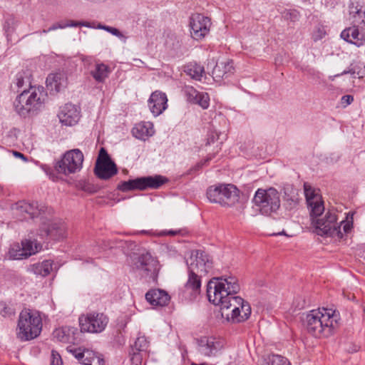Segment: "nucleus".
<instances>
[{
  "instance_id": "nucleus-1",
  "label": "nucleus",
  "mask_w": 365,
  "mask_h": 365,
  "mask_svg": "<svg viewBox=\"0 0 365 365\" xmlns=\"http://www.w3.org/2000/svg\"><path fill=\"white\" fill-rule=\"evenodd\" d=\"M304 194L310 210L312 224L317 235L341 239L344 234L351 230V225L344 219L339 222L338 210L331 207L322 215L324 211V202L319 192L310 185L304 183Z\"/></svg>"
},
{
  "instance_id": "nucleus-2",
  "label": "nucleus",
  "mask_w": 365,
  "mask_h": 365,
  "mask_svg": "<svg viewBox=\"0 0 365 365\" xmlns=\"http://www.w3.org/2000/svg\"><path fill=\"white\" fill-rule=\"evenodd\" d=\"M340 315L333 309L319 308L307 312L304 326L307 332L315 338H328L332 336L339 326Z\"/></svg>"
},
{
  "instance_id": "nucleus-3",
  "label": "nucleus",
  "mask_w": 365,
  "mask_h": 365,
  "mask_svg": "<svg viewBox=\"0 0 365 365\" xmlns=\"http://www.w3.org/2000/svg\"><path fill=\"white\" fill-rule=\"evenodd\" d=\"M240 287L237 279L233 276L214 278L207 286V295L209 301L219 306L224 316L225 307L237 297Z\"/></svg>"
},
{
  "instance_id": "nucleus-4",
  "label": "nucleus",
  "mask_w": 365,
  "mask_h": 365,
  "mask_svg": "<svg viewBox=\"0 0 365 365\" xmlns=\"http://www.w3.org/2000/svg\"><path fill=\"white\" fill-rule=\"evenodd\" d=\"M44 89L42 86H34L24 91L16 96L14 108L21 116L26 117L36 113L44 103Z\"/></svg>"
},
{
  "instance_id": "nucleus-5",
  "label": "nucleus",
  "mask_w": 365,
  "mask_h": 365,
  "mask_svg": "<svg viewBox=\"0 0 365 365\" xmlns=\"http://www.w3.org/2000/svg\"><path fill=\"white\" fill-rule=\"evenodd\" d=\"M42 319L38 312L24 309L19 314L16 336L22 341L36 338L42 330Z\"/></svg>"
},
{
  "instance_id": "nucleus-6",
  "label": "nucleus",
  "mask_w": 365,
  "mask_h": 365,
  "mask_svg": "<svg viewBox=\"0 0 365 365\" xmlns=\"http://www.w3.org/2000/svg\"><path fill=\"white\" fill-rule=\"evenodd\" d=\"M206 195L212 203L222 206H233L239 200V190L232 184L220 183L207 189Z\"/></svg>"
},
{
  "instance_id": "nucleus-7",
  "label": "nucleus",
  "mask_w": 365,
  "mask_h": 365,
  "mask_svg": "<svg viewBox=\"0 0 365 365\" xmlns=\"http://www.w3.org/2000/svg\"><path fill=\"white\" fill-rule=\"evenodd\" d=\"M253 202L262 215H270L280 207V195L274 187L259 188L255 192Z\"/></svg>"
},
{
  "instance_id": "nucleus-8",
  "label": "nucleus",
  "mask_w": 365,
  "mask_h": 365,
  "mask_svg": "<svg viewBox=\"0 0 365 365\" xmlns=\"http://www.w3.org/2000/svg\"><path fill=\"white\" fill-rule=\"evenodd\" d=\"M83 162V153L78 149L67 151L62 158L55 164V170L60 174L66 175L81 170Z\"/></svg>"
},
{
  "instance_id": "nucleus-9",
  "label": "nucleus",
  "mask_w": 365,
  "mask_h": 365,
  "mask_svg": "<svg viewBox=\"0 0 365 365\" xmlns=\"http://www.w3.org/2000/svg\"><path fill=\"white\" fill-rule=\"evenodd\" d=\"M167 181L168 180L161 175L138 178L121 182L118 184V189L122 192L134 190H144L148 188L158 189Z\"/></svg>"
},
{
  "instance_id": "nucleus-10",
  "label": "nucleus",
  "mask_w": 365,
  "mask_h": 365,
  "mask_svg": "<svg viewBox=\"0 0 365 365\" xmlns=\"http://www.w3.org/2000/svg\"><path fill=\"white\" fill-rule=\"evenodd\" d=\"M225 307L224 315L228 321L240 323L246 321L251 315L250 304L242 297L237 296Z\"/></svg>"
},
{
  "instance_id": "nucleus-11",
  "label": "nucleus",
  "mask_w": 365,
  "mask_h": 365,
  "mask_svg": "<svg viewBox=\"0 0 365 365\" xmlns=\"http://www.w3.org/2000/svg\"><path fill=\"white\" fill-rule=\"evenodd\" d=\"M188 272L199 276H205L213 267L211 257L204 251L195 250L192 252L187 261Z\"/></svg>"
},
{
  "instance_id": "nucleus-12",
  "label": "nucleus",
  "mask_w": 365,
  "mask_h": 365,
  "mask_svg": "<svg viewBox=\"0 0 365 365\" xmlns=\"http://www.w3.org/2000/svg\"><path fill=\"white\" fill-rule=\"evenodd\" d=\"M108 317L103 313L92 312L79 317L81 331L89 333H101L106 327Z\"/></svg>"
},
{
  "instance_id": "nucleus-13",
  "label": "nucleus",
  "mask_w": 365,
  "mask_h": 365,
  "mask_svg": "<svg viewBox=\"0 0 365 365\" xmlns=\"http://www.w3.org/2000/svg\"><path fill=\"white\" fill-rule=\"evenodd\" d=\"M211 25L210 18L201 14H192L189 22L191 37L195 41L203 40L209 34Z\"/></svg>"
},
{
  "instance_id": "nucleus-14",
  "label": "nucleus",
  "mask_w": 365,
  "mask_h": 365,
  "mask_svg": "<svg viewBox=\"0 0 365 365\" xmlns=\"http://www.w3.org/2000/svg\"><path fill=\"white\" fill-rule=\"evenodd\" d=\"M116 165L113 162L104 148H101L95 167L96 175L103 180H108L117 174Z\"/></svg>"
},
{
  "instance_id": "nucleus-15",
  "label": "nucleus",
  "mask_w": 365,
  "mask_h": 365,
  "mask_svg": "<svg viewBox=\"0 0 365 365\" xmlns=\"http://www.w3.org/2000/svg\"><path fill=\"white\" fill-rule=\"evenodd\" d=\"M66 227L63 222H43L39 228L38 235L42 240L48 239L59 240L66 237Z\"/></svg>"
},
{
  "instance_id": "nucleus-16",
  "label": "nucleus",
  "mask_w": 365,
  "mask_h": 365,
  "mask_svg": "<svg viewBox=\"0 0 365 365\" xmlns=\"http://www.w3.org/2000/svg\"><path fill=\"white\" fill-rule=\"evenodd\" d=\"M22 247L19 245L13 246L9 250L10 257L14 259L27 258L32 255L38 252L42 249V245L37 240H25L21 242Z\"/></svg>"
},
{
  "instance_id": "nucleus-17",
  "label": "nucleus",
  "mask_w": 365,
  "mask_h": 365,
  "mask_svg": "<svg viewBox=\"0 0 365 365\" xmlns=\"http://www.w3.org/2000/svg\"><path fill=\"white\" fill-rule=\"evenodd\" d=\"M136 268L150 278L155 279L159 271L158 262L149 252L140 255L135 263Z\"/></svg>"
},
{
  "instance_id": "nucleus-18",
  "label": "nucleus",
  "mask_w": 365,
  "mask_h": 365,
  "mask_svg": "<svg viewBox=\"0 0 365 365\" xmlns=\"http://www.w3.org/2000/svg\"><path fill=\"white\" fill-rule=\"evenodd\" d=\"M60 122L66 126H73L78 123L81 118L78 107L71 103H66L60 108L58 113Z\"/></svg>"
},
{
  "instance_id": "nucleus-19",
  "label": "nucleus",
  "mask_w": 365,
  "mask_h": 365,
  "mask_svg": "<svg viewBox=\"0 0 365 365\" xmlns=\"http://www.w3.org/2000/svg\"><path fill=\"white\" fill-rule=\"evenodd\" d=\"M33 77L30 70H21L16 73L11 83V89L16 93L31 89L35 86L32 84Z\"/></svg>"
},
{
  "instance_id": "nucleus-20",
  "label": "nucleus",
  "mask_w": 365,
  "mask_h": 365,
  "mask_svg": "<svg viewBox=\"0 0 365 365\" xmlns=\"http://www.w3.org/2000/svg\"><path fill=\"white\" fill-rule=\"evenodd\" d=\"M148 107L154 116H158L168 108V98L165 93L155 91L150 95L148 101Z\"/></svg>"
},
{
  "instance_id": "nucleus-21",
  "label": "nucleus",
  "mask_w": 365,
  "mask_h": 365,
  "mask_svg": "<svg viewBox=\"0 0 365 365\" xmlns=\"http://www.w3.org/2000/svg\"><path fill=\"white\" fill-rule=\"evenodd\" d=\"M201 277H202L188 272V279L183 289L185 298L189 300H193L200 294L201 290Z\"/></svg>"
},
{
  "instance_id": "nucleus-22",
  "label": "nucleus",
  "mask_w": 365,
  "mask_h": 365,
  "mask_svg": "<svg viewBox=\"0 0 365 365\" xmlns=\"http://www.w3.org/2000/svg\"><path fill=\"white\" fill-rule=\"evenodd\" d=\"M16 214L22 215L24 219L28 217L34 218L41 215L42 210L39 208L36 202H29L27 201H20L13 207Z\"/></svg>"
},
{
  "instance_id": "nucleus-23",
  "label": "nucleus",
  "mask_w": 365,
  "mask_h": 365,
  "mask_svg": "<svg viewBox=\"0 0 365 365\" xmlns=\"http://www.w3.org/2000/svg\"><path fill=\"white\" fill-rule=\"evenodd\" d=\"M341 37L344 41L354 44L358 47L365 43V36L359 33L357 25L354 24L353 26L343 30L341 33Z\"/></svg>"
},
{
  "instance_id": "nucleus-24",
  "label": "nucleus",
  "mask_w": 365,
  "mask_h": 365,
  "mask_svg": "<svg viewBox=\"0 0 365 365\" xmlns=\"http://www.w3.org/2000/svg\"><path fill=\"white\" fill-rule=\"evenodd\" d=\"M221 347V342L214 337H203L200 340L199 351L205 356L215 355Z\"/></svg>"
},
{
  "instance_id": "nucleus-25",
  "label": "nucleus",
  "mask_w": 365,
  "mask_h": 365,
  "mask_svg": "<svg viewBox=\"0 0 365 365\" xmlns=\"http://www.w3.org/2000/svg\"><path fill=\"white\" fill-rule=\"evenodd\" d=\"M145 299L152 306L163 307L170 301V296L162 289H153L145 294Z\"/></svg>"
},
{
  "instance_id": "nucleus-26",
  "label": "nucleus",
  "mask_w": 365,
  "mask_h": 365,
  "mask_svg": "<svg viewBox=\"0 0 365 365\" xmlns=\"http://www.w3.org/2000/svg\"><path fill=\"white\" fill-rule=\"evenodd\" d=\"M155 133L153 124L150 122H140L132 129L133 135L139 140H146Z\"/></svg>"
},
{
  "instance_id": "nucleus-27",
  "label": "nucleus",
  "mask_w": 365,
  "mask_h": 365,
  "mask_svg": "<svg viewBox=\"0 0 365 365\" xmlns=\"http://www.w3.org/2000/svg\"><path fill=\"white\" fill-rule=\"evenodd\" d=\"M349 20L354 25L359 26L365 24V8L356 1H353L349 5Z\"/></svg>"
},
{
  "instance_id": "nucleus-28",
  "label": "nucleus",
  "mask_w": 365,
  "mask_h": 365,
  "mask_svg": "<svg viewBox=\"0 0 365 365\" xmlns=\"http://www.w3.org/2000/svg\"><path fill=\"white\" fill-rule=\"evenodd\" d=\"M234 66L233 61L227 60L225 61L217 62L212 70V75L214 78L217 79L227 77L230 73H233Z\"/></svg>"
},
{
  "instance_id": "nucleus-29",
  "label": "nucleus",
  "mask_w": 365,
  "mask_h": 365,
  "mask_svg": "<svg viewBox=\"0 0 365 365\" xmlns=\"http://www.w3.org/2000/svg\"><path fill=\"white\" fill-rule=\"evenodd\" d=\"M76 329L64 327L54 330L53 336L57 341L63 343H72L74 341V334Z\"/></svg>"
},
{
  "instance_id": "nucleus-30",
  "label": "nucleus",
  "mask_w": 365,
  "mask_h": 365,
  "mask_svg": "<svg viewBox=\"0 0 365 365\" xmlns=\"http://www.w3.org/2000/svg\"><path fill=\"white\" fill-rule=\"evenodd\" d=\"M46 86L51 91H60L66 83V79L63 73H51L46 78Z\"/></svg>"
},
{
  "instance_id": "nucleus-31",
  "label": "nucleus",
  "mask_w": 365,
  "mask_h": 365,
  "mask_svg": "<svg viewBox=\"0 0 365 365\" xmlns=\"http://www.w3.org/2000/svg\"><path fill=\"white\" fill-rule=\"evenodd\" d=\"M53 262L52 260L46 259L41 262L32 264L30 267V271L36 275L46 277L53 270Z\"/></svg>"
},
{
  "instance_id": "nucleus-32",
  "label": "nucleus",
  "mask_w": 365,
  "mask_h": 365,
  "mask_svg": "<svg viewBox=\"0 0 365 365\" xmlns=\"http://www.w3.org/2000/svg\"><path fill=\"white\" fill-rule=\"evenodd\" d=\"M189 97L193 98V102L202 108L207 109L210 106V96L207 93L199 92L192 88L188 91Z\"/></svg>"
},
{
  "instance_id": "nucleus-33",
  "label": "nucleus",
  "mask_w": 365,
  "mask_h": 365,
  "mask_svg": "<svg viewBox=\"0 0 365 365\" xmlns=\"http://www.w3.org/2000/svg\"><path fill=\"white\" fill-rule=\"evenodd\" d=\"M81 363L84 365H103L104 359L101 354L92 350L86 349L83 354Z\"/></svg>"
},
{
  "instance_id": "nucleus-34",
  "label": "nucleus",
  "mask_w": 365,
  "mask_h": 365,
  "mask_svg": "<svg viewBox=\"0 0 365 365\" xmlns=\"http://www.w3.org/2000/svg\"><path fill=\"white\" fill-rule=\"evenodd\" d=\"M110 73L109 68L104 63H97L95 68L91 71V75L97 82H103Z\"/></svg>"
},
{
  "instance_id": "nucleus-35",
  "label": "nucleus",
  "mask_w": 365,
  "mask_h": 365,
  "mask_svg": "<svg viewBox=\"0 0 365 365\" xmlns=\"http://www.w3.org/2000/svg\"><path fill=\"white\" fill-rule=\"evenodd\" d=\"M185 72L192 78L200 81L205 71L204 67L201 65L195 62H191L186 65Z\"/></svg>"
},
{
  "instance_id": "nucleus-36",
  "label": "nucleus",
  "mask_w": 365,
  "mask_h": 365,
  "mask_svg": "<svg viewBox=\"0 0 365 365\" xmlns=\"http://www.w3.org/2000/svg\"><path fill=\"white\" fill-rule=\"evenodd\" d=\"M86 26L89 27V24L87 22H82V21H76L73 20L67 21L66 22H59L53 24L51 26H50L48 29V31H51L56 30L58 29H65L66 27L72 26V27H76V26Z\"/></svg>"
},
{
  "instance_id": "nucleus-37",
  "label": "nucleus",
  "mask_w": 365,
  "mask_h": 365,
  "mask_svg": "<svg viewBox=\"0 0 365 365\" xmlns=\"http://www.w3.org/2000/svg\"><path fill=\"white\" fill-rule=\"evenodd\" d=\"M262 365H291L289 361L280 355H271L266 358Z\"/></svg>"
},
{
  "instance_id": "nucleus-38",
  "label": "nucleus",
  "mask_w": 365,
  "mask_h": 365,
  "mask_svg": "<svg viewBox=\"0 0 365 365\" xmlns=\"http://www.w3.org/2000/svg\"><path fill=\"white\" fill-rule=\"evenodd\" d=\"M148 347V341L145 336L138 337L134 343L132 350L146 354Z\"/></svg>"
},
{
  "instance_id": "nucleus-39",
  "label": "nucleus",
  "mask_w": 365,
  "mask_h": 365,
  "mask_svg": "<svg viewBox=\"0 0 365 365\" xmlns=\"http://www.w3.org/2000/svg\"><path fill=\"white\" fill-rule=\"evenodd\" d=\"M98 28L109 32L112 35H113V36L118 37V38H120L124 43L126 42L127 36H125L118 29L112 27V26L101 25V24L98 26Z\"/></svg>"
},
{
  "instance_id": "nucleus-40",
  "label": "nucleus",
  "mask_w": 365,
  "mask_h": 365,
  "mask_svg": "<svg viewBox=\"0 0 365 365\" xmlns=\"http://www.w3.org/2000/svg\"><path fill=\"white\" fill-rule=\"evenodd\" d=\"M15 28V20L13 17H9L5 21L4 29L6 36L7 40L11 41V34L14 31Z\"/></svg>"
},
{
  "instance_id": "nucleus-41",
  "label": "nucleus",
  "mask_w": 365,
  "mask_h": 365,
  "mask_svg": "<svg viewBox=\"0 0 365 365\" xmlns=\"http://www.w3.org/2000/svg\"><path fill=\"white\" fill-rule=\"evenodd\" d=\"M133 353L130 354V361L132 365H142L143 358L146 356V354L132 350Z\"/></svg>"
},
{
  "instance_id": "nucleus-42",
  "label": "nucleus",
  "mask_w": 365,
  "mask_h": 365,
  "mask_svg": "<svg viewBox=\"0 0 365 365\" xmlns=\"http://www.w3.org/2000/svg\"><path fill=\"white\" fill-rule=\"evenodd\" d=\"M282 14L284 19L291 21H296L299 18V13L295 9H286Z\"/></svg>"
},
{
  "instance_id": "nucleus-43",
  "label": "nucleus",
  "mask_w": 365,
  "mask_h": 365,
  "mask_svg": "<svg viewBox=\"0 0 365 365\" xmlns=\"http://www.w3.org/2000/svg\"><path fill=\"white\" fill-rule=\"evenodd\" d=\"M66 350L72 354L75 358H76L80 362L81 361L82 359L83 358V354H85V351L86 349H82L81 348H76L73 346H68L66 348Z\"/></svg>"
},
{
  "instance_id": "nucleus-44",
  "label": "nucleus",
  "mask_w": 365,
  "mask_h": 365,
  "mask_svg": "<svg viewBox=\"0 0 365 365\" xmlns=\"http://www.w3.org/2000/svg\"><path fill=\"white\" fill-rule=\"evenodd\" d=\"M62 364H63V361H62L60 354L56 351H52L51 365H62Z\"/></svg>"
},
{
  "instance_id": "nucleus-45",
  "label": "nucleus",
  "mask_w": 365,
  "mask_h": 365,
  "mask_svg": "<svg viewBox=\"0 0 365 365\" xmlns=\"http://www.w3.org/2000/svg\"><path fill=\"white\" fill-rule=\"evenodd\" d=\"M354 101V97L351 95H344L341 98V103L344 107H346Z\"/></svg>"
},
{
  "instance_id": "nucleus-46",
  "label": "nucleus",
  "mask_w": 365,
  "mask_h": 365,
  "mask_svg": "<svg viewBox=\"0 0 365 365\" xmlns=\"http://www.w3.org/2000/svg\"><path fill=\"white\" fill-rule=\"evenodd\" d=\"M215 157L212 154H209L206 159L204 160V161H201L198 163L192 170H200L203 165H205L207 163H208L210 160H211Z\"/></svg>"
},
{
  "instance_id": "nucleus-47",
  "label": "nucleus",
  "mask_w": 365,
  "mask_h": 365,
  "mask_svg": "<svg viewBox=\"0 0 365 365\" xmlns=\"http://www.w3.org/2000/svg\"><path fill=\"white\" fill-rule=\"evenodd\" d=\"M15 309L11 307H4L3 310H1V315L4 317H11L14 315Z\"/></svg>"
},
{
  "instance_id": "nucleus-48",
  "label": "nucleus",
  "mask_w": 365,
  "mask_h": 365,
  "mask_svg": "<svg viewBox=\"0 0 365 365\" xmlns=\"http://www.w3.org/2000/svg\"><path fill=\"white\" fill-rule=\"evenodd\" d=\"M218 138V134L214 132H210L208 135L207 144L210 145L214 143Z\"/></svg>"
},
{
  "instance_id": "nucleus-49",
  "label": "nucleus",
  "mask_w": 365,
  "mask_h": 365,
  "mask_svg": "<svg viewBox=\"0 0 365 365\" xmlns=\"http://www.w3.org/2000/svg\"><path fill=\"white\" fill-rule=\"evenodd\" d=\"M13 155L16 158H21L24 162H28V158L25 156L23 153L18 152V151H12Z\"/></svg>"
},
{
  "instance_id": "nucleus-50",
  "label": "nucleus",
  "mask_w": 365,
  "mask_h": 365,
  "mask_svg": "<svg viewBox=\"0 0 365 365\" xmlns=\"http://www.w3.org/2000/svg\"><path fill=\"white\" fill-rule=\"evenodd\" d=\"M16 133H17V130L16 129H14L10 131L11 134L8 136V138H11V141L8 140V143H14L16 140V138H17Z\"/></svg>"
},
{
  "instance_id": "nucleus-51",
  "label": "nucleus",
  "mask_w": 365,
  "mask_h": 365,
  "mask_svg": "<svg viewBox=\"0 0 365 365\" xmlns=\"http://www.w3.org/2000/svg\"><path fill=\"white\" fill-rule=\"evenodd\" d=\"M177 232L175 231H173V230H169V231H163L161 232L160 234H158L159 235H176Z\"/></svg>"
},
{
  "instance_id": "nucleus-52",
  "label": "nucleus",
  "mask_w": 365,
  "mask_h": 365,
  "mask_svg": "<svg viewBox=\"0 0 365 365\" xmlns=\"http://www.w3.org/2000/svg\"><path fill=\"white\" fill-rule=\"evenodd\" d=\"M138 233L143 234V235H155V233L153 232L151 230H141Z\"/></svg>"
},
{
  "instance_id": "nucleus-53",
  "label": "nucleus",
  "mask_w": 365,
  "mask_h": 365,
  "mask_svg": "<svg viewBox=\"0 0 365 365\" xmlns=\"http://www.w3.org/2000/svg\"><path fill=\"white\" fill-rule=\"evenodd\" d=\"M349 73V71H344L341 74H337V75H335V76H330V77H329V78H330L331 81H333V80H334V78L335 77L339 76H341V75L346 74V73Z\"/></svg>"
},
{
  "instance_id": "nucleus-54",
  "label": "nucleus",
  "mask_w": 365,
  "mask_h": 365,
  "mask_svg": "<svg viewBox=\"0 0 365 365\" xmlns=\"http://www.w3.org/2000/svg\"><path fill=\"white\" fill-rule=\"evenodd\" d=\"M48 32H50L49 31H48V29H43V30H42L41 31H38L36 33L41 34H47Z\"/></svg>"
},
{
  "instance_id": "nucleus-55",
  "label": "nucleus",
  "mask_w": 365,
  "mask_h": 365,
  "mask_svg": "<svg viewBox=\"0 0 365 365\" xmlns=\"http://www.w3.org/2000/svg\"><path fill=\"white\" fill-rule=\"evenodd\" d=\"M325 34V31H322V34L320 35V37H322V36H324Z\"/></svg>"
},
{
  "instance_id": "nucleus-56",
  "label": "nucleus",
  "mask_w": 365,
  "mask_h": 365,
  "mask_svg": "<svg viewBox=\"0 0 365 365\" xmlns=\"http://www.w3.org/2000/svg\"><path fill=\"white\" fill-rule=\"evenodd\" d=\"M282 234H283V235H285L284 232H279V233H278V235H282ZM274 235H277V234H274Z\"/></svg>"
}]
</instances>
